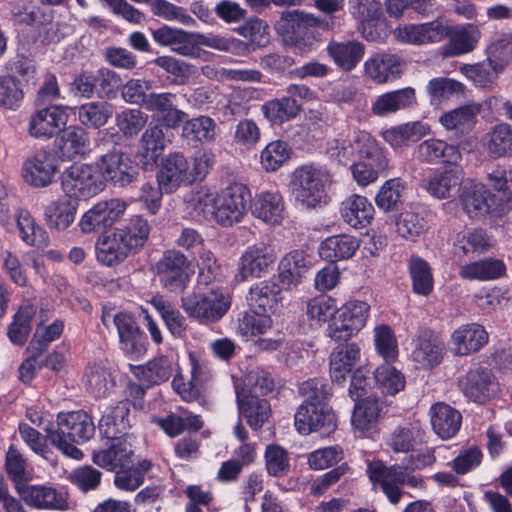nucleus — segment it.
Returning <instances> with one entry per match:
<instances>
[{"label":"nucleus","mask_w":512,"mask_h":512,"mask_svg":"<svg viewBox=\"0 0 512 512\" xmlns=\"http://www.w3.org/2000/svg\"><path fill=\"white\" fill-rule=\"evenodd\" d=\"M46 439L64 455L81 459L83 453L74 445L88 441L95 432L91 416L84 411L60 413L57 425H48L45 429Z\"/></svg>","instance_id":"f257e3e1"},{"label":"nucleus","mask_w":512,"mask_h":512,"mask_svg":"<svg viewBox=\"0 0 512 512\" xmlns=\"http://www.w3.org/2000/svg\"><path fill=\"white\" fill-rule=\"evenodd\" d=\"M317 30H332L331 21L303 11L289 13L285 20V41L300 52L310 51L319 38Z\"/></svg>","instance_id":"f03ea898"},{"label":"nucleus","mask_w":512,"mask_h":512,"mask_svg":"<svg viewBox=\"0 0 512 512\" xmlns=\"http://www.w3.org/2000/svg\"><path fill=\"white\" fill-rule=\"evenodd\" d=\"M406 469L400 465L388 467L382 461H372L368 464L367 473L373 485L380 487L392 504H398L403 495L401 485L413 488L423 485L421 478L408 474Z\"/></svg>","instance_id":"7ed1b4c3"},{"label":"nucleus","mask_w":512,"mask_h":512,"mask_svg":"<svg viewBox=\"0 0 512 512\" xmlns=\"http://www.w3.org/2000/svg\"><path fill=\"white\" fill-rule=\"evenodd\" d=\"M329 182V174L312 165L296 169L292 175V193L297 202L305 208H315L325 202V186Z\"/></svg>","instance_id":"20e7f679"},{"label":"nucleus","mask_w":512,"mask_h":512,"mask_svg":"<svg viewBox=\"0 0 512 512\" xmlns=\"http://www.w3.org/2000/svg\"><path fill=\"white\" fill-rule=\"evenodd\" d=\"M63 192L71 200L89 199L100 193L104 187L101 175L87 164H73L61 175Z\"/></svg>","instance_id":"39448f33"},{"label":"nucleus","mask_w":512,"mask_h":512,"mask_svg":"<svg viewBox=\"0 0 512 512\" xmlns=\"http://www.w3.org/2000/svg\"><path fill=\"white\" fill-rule=\"evenodd\" d=\"M182 308L192 318L202 323L221 319L231 305L229 295L220 290L208 293H191L181 299Z\"/></svg>","instance_id":"423d86ee"},{"label":"nucleus","mask_w":512,"mask_h":512,"mask_svg":"<svg viewBox=\"0 0 512 512\" xmlns=\"http://www.w3.org/2000/svg\"><path fill=\"white\" fill-rule=\"evenodd\" d=\"M189 266L186 255L179 250L169 249L155 264V273L164 288L170 292H182L189 279Z\"/></svg>","instance_id":"0eeeda50"},{"label":"nucleus","mask_w":512,"mask_h":512,"mask_svg":"<svg viewBox=\"0 0 512 512\" xmlns=\"http://www.w3.org/2000/svg\"><path fill=\"white\" fill-rule=\"evenodd\" d=\"M250 195L242 184H232L217 196L214 220L221 226L229 227L239 222L245 212Z\"/></svg>","instance_id":"6e6552de"},{"label":"nucleus","mask_w":512,"mask_h":512,"mask_svg":"<svg viewBox=\"0 0 512 512\" xmlns=\"http://www.w3.org/2000/svg\"><path fill=\"white\" fill-rule=\"evenodd\" d=\"M337 149L339 161H349L357 153L360 158L371 161L379 170L389 169V159L385 151L368 132H356L351 141H343L341 146L337 142Z\"/></svg>","instance_id":"1a4fd4ad"},{"label":"nucleus","mask_w":512,"mask_h":512,"mask_svg":"<svg viewBox=\"0 0 512 512\" xmlns=\"http://www.w3.org/2000/svg\"><path fill=\"white\" fill-rule=\"evenodd\" d=\"M97 165L103 177L115 186L125 187L134 182L139 168L130 155L120 149H113L101 156Z\"/></svg>","instance_id":"9d476101"},{"label":"nucleus","mask_w":512,"mask_h":512,"mask_svg":"<svg viewBox=\"0 0 512 512\" xmlns=\"http://www.w3.org/2000/svg\"><path fill=\"white\" fill-rule=\"evenodd\" d=\"M58 173V159L54 152L41 149L29 156L22 165L24 181L35 188L49 186Z\"/></svg>","instance_id":"9b49d317"},{"label":"nucleus","mask_w":512,"mask_h":512,"mask_svg":"<svg viewBox=\"0 0 512 512\" xmlns=\"http://www.w3.org/2000/svg\"><path fill=\"white\" fill-rule=\"evenodd\" d=\"M126 203L118 198L97 202L84 213L79 226L83 233L99 232L111 227L126 210Z\"/></svg>","instance_id":"f8f14e48"},{"label":"nucleus","mask_w":512,"mask_h":512,"mask_svg":"<svg viewBox=\"0 0 512 512\" xmlns=\"http://www.w3.org/2000/svg\"><path fill=\"white\" fill-rule=\"evenodd\" d=\"M295 427L302 434H329L336 428L335 415L327 405L301 404L295 413Z\"/></svg>","instance_id":"ddd939ff"},{"label":"nucleus","mask_w":512,"mask_h":512,"mask_svg":"<svg viewBox=\"0 0 512 512\" xmlns=\"http://www.w3.org/2000/svg\"><path fill=\"white\" fill-rule=\"evenodd\" d=\"M236 402L240 417L255 431L260 430L272 415L269 401L246 387H236Z\"/></svg>","instance_id":"4468645a"},{"label":"nucleus","mask_w":512,"mask_h":512,"mask_svg":"<svg viewBox=\"0 0 512 512\" xmlns=\"http://www.w3.org/2000/svg\"><path fill=\"white\" fill-rule=\"evenodd\" d=\"M274 250L264 244L252 245L242 254L235 279L238 282L246 281L249 277H261L267 273L269 267L275 262Z\"/></svg>","instance_id":"2eb2a0df"},{"label":"nucleus","mask_w":512,"mask_h":512,"mask_svg":"<svg viewBox=\"0 0 512 512\" xmlns=\"http://www.w3.org/2000/svg\"><path fill=\"white\" fill-rule=\"evenodd\" d=\"M157 182L166 193L174 192L182 184H192L187 158L179 152L169 153L162 160Z\"/></svg>","instance_id":"dca6fc26"},{"label":"nucleus","mask_w":512,"mask_h":512,"mask_svg":"<svg viewBox=\"0 0 512 512\" xmlns=\"http://www.w3.org/2000/svg\"><path fill=\"white\" fill-rule=\"evenodd\" d=\"M494 195L483 184L466 182L460 189V203L471 218L485 216L489 213H504L505 207L493 208Z\"/></svg>","instance_id":"f3484780"},{"label":"nucleus","mask_w":512,"mask_h":512,"mask_svg":"<svg viewBox=\"0 0 512 512\" xmlns=\"http://www.w3.org/2000/svg\"><path fill=\"white\" fill-rule=\"evenodd\" d=\"M107 439L109 445L93 453V462L108 471L129 468L133 464L134 451L128 437Z\"/></svg>","instance_id":"a211bd4d"},{"label":"nucleus","mask_w":512,"mask_h":512,"mask_svg":"<svg viewBox=\"0 0 512 512\" xmlns=\"http://www.w3.org/2000/svg\"><path fill=\"white\" fill-rule=\"evenodd\" d=\"M152 39L160 46L170 47L178 55L193 57L196 55V34L166 24L150 29Z\"/></svg>","instance_id":"6ab92c4d"},{"label":"nucleus","mask_w":512,"mask_h":512,"mask_svg":"<svg viewBox=\"0 0 512 512\" xmlns=\"http://www.w3.org/2000/svg\"><path fill=\"white\" fill-rule=\"evenodd\" d=\"M459 385L466 397L478 403L487 401L496 387L491 370L483 367L471 369L460 379Z\"/></svg>","instance_id":"aec40b11"},{"label":"nucleus","mask_w":512,"mask_h":512,"mask_svg":"<svg viewBox=\"0 0 512 512\" xmlns=\"http://www.w3.org/2000/svg\"><path fill=\"white\" fill-rule=\"evenodd\" d=\"M397 38L410 44L441 42L448 36V26L436 20L424 24H411L396 31Z\"/></svg>","instance_id":"412c9836"},{"label":"nucleus","mask_w":512,"mask_h":512,"mask_svg":"<svg viewBox=\"0 0 512 512\" xmlns=\"http://www.w3.org/2000/svg\"><path fill=\"white\" fill-rule=\"evenodd\" d=\"M488 342V333L478 323L465 324L451 335L452 350L457 356L479 351Z\"/></svg>","instance_id":"4be33fe9"},{"label":"nucleus","mask_w":512,"mask_h":512,"mask_svg":"<svg viewBox=\"0 0 512 512\" xmlns=\"http://www.w3.org/2000/svg\"><path fill=\"white\" fill-rule=\"evenodd\" d=\"M405 62L397 54L380 53L365 62V73L376 83H386L400 77Z\"/></svg>","instance_id":"5701e85b"},{"label":"nucleus","mask_w":512,"mask_h":512,"mask_svg":"<svg viewBox=\"0 0 512 512\" xmlns=\"http://www.w3.org/2000/svg\"><path fill=\"white\" fill-rule=\"evenodd\" d=\"M66 123V114L59 106H49L32 114L29 122L31 136L49 138L60 131Z\"/></svg>","instance_id":"b1692460"},{"label":"nucleus","mask_w":512,"mask_h":512,"mask_svg":"<svg viewBox=\"0 0 512 512\" xmlns=\"http://www.w3.org/2000/svg\"><path fill=\"white\" fill-rule=\"evenodd\" d=\"M175 94L170 92L150 93L145 109L160 116L166 128L178 127L186 118V113L174 105Z\"/></svg>","instance_id":"393cba45"},{"label":"nucleus","mask_w":512,"mask_h":512,"mask_svg":"<svg viewBox=\"0 0 512 512\" xmlns=\"http://www.w3.org/2000/svg\"><path fill=\"white\" fill-rule=\"evenodd\" d=\"M129 399L122 400L114 407H110L99 421V431L106 438H127L129 428Z\"/></svg>","instance_id":"a878e982"},{"label":"nucleus","mask_w":512,"mask_h":512,"mask_svg":"<svg viewBox=\"0 0 512 512\" xmlns=\"http://www.w3.org/2000/svg\"><path fill=\"white\" fill-rule=\"evenodd\" d=\"M281 288L272 280L256 283L249 291V304L257 313H274L281 301Z\"/></svg>","instance_id":"bb28decb"},{"label":"nucleus","mask_w":512,"mask_h":512,"mask_svg":"<svg viewBox=\"0 0 512 512\" xmlns=\"http://www.w3.org/2000/svg\"><path fill=\"white\" fill-rule=\"evenodd\" d=\"M382 409L381 402L374 396H367L356 401L352 414V425L364 434H372L376 431Z\"/></svg>","instance_id":"cd10ccee"},{"label":"nucleus","mask_w":512,"mask_h":512,"mask_svg":"<svg viewBox=\"0 0 512 512\" xmlns=\"http://www.w3.org/2000/svg\"><path fill=\"white\" fill-rule=\"evenodd\" d=\"M431 424L434 432L442 439L456 435L462 423L460 412L448 404L436 403L431 407Z\"/></svg>","instance_id":"c85d7f7f"},{"label":"nucleus","mask_w":512,"mask_h":512,"mask_svg":"<svg viewBox=\"0 0 512 512\" xmlns=\"http://www.w3.org/2000/svg\"><path fill=\"white\" fill-rule=\"evenodd\" d=\"M462 170L457 164L442 172H435L424 185L426 190L438 199L452 197L460 188Z\"/></svg>","instance_id":"c756f323"},{"label":"nucleus","mask_w":512,"mask_h":512,"mask_svg":"<svg viewBox=\"0 0 512 512\" xmlns=\"http://www.w3.org/2000/svg\"><path fill=\"white\" fill-rule=\"evenodd\" d=\"M360 358V349L355 343L337 346L330 355V376L333 382L342 383Z\"/></svg>","instance_id":"7c9ffc66"},{"label":"nucleus","mask_w":512,"mask_h":512,"mask_svg":"<svg viewBox=\"0 0 512 512\" xmlns=\"http://www.w3.org/2000/svg\"><path fill=\"white\" fill-rule=\"evenodd\" d=\"M326 50L338 67L351 71L363 58L365 47L355 40L330 41Z\"/></svg>","instance_id":"2f4dec72"},{"label":"nucleus","mask_w":512,"mask_h":512,"mask_svg":"<svg viewBox=\"0 0 512 512\" xmlns=\"http://www.w3.org/2000/svg\"><path fill=\"white\" fill-rule=\"evenodd\" d=\"M415 91L407 87L378 96L371 105L374 115L382 117L405 109L415 102Z\"/></svg>","instance_id":"473e14b6"},{"label":"nucleus","mask_w":512,"mask_h":512,"mask_svg":"<svg viewBox=\"0 0 512 512\" xmlns=\"http://www.w3.org/2000/svg\"><path fill=\"white\" fill-rule=\"evenodd\" d=\"M21 495L26 504L38 509L65 510L68 507L63 495L51 487L28 486Z\"/></svg>","instance_id":"72a5a7b5"},{"label":"nucleus","mask_w":512,"mask_h":512,"mask_svg":"<svg viewBox=\"0 0 512 512\" xmlns=\"http://www.w3.org/2000/svg\"><path fill=\"white\" fill-rule=\"evenodd\" d=\"M132 250L117 230L104 236L96 245L97 259L108 266L123 261Z\"/></svg>","instance_id":"f704fd0d"},{"label":"nucleus","mask_w":512,"mask_h":512,"mask_svg":"<svg viewBox=\"0 0 512 512\" xmlns=\"http://www.w3.org/2000/svg\"><path fill=\"white\" fill-rule=\"evenodd\" d=\"M418 157L422 161L436 162L456 166L462 159V155L458 148L454 145H449L444 141L429 139L422 142L417 149Z\"/></svg>","instance_id":"c9c22d12"},{"label":"nucleus","mask_w":512,"mask_h":512,"mask_svg":"<svg viewBox=\"0 0 512 512\" xmlns=\"http://www.w3.org/2000/svg\"><path fill=\"white\" fill-rule=\"evenodd\" d=\"M480 36L479 29L472 24H468L452 33L448 28L447 37L449 41L442 47V54L446 57H451L469 53L476 47Z\"/></svg>","instance_id":"e433bc0d"},{"label":"nucleus","mask_w":512,"mask_h":512,"mask_svg":"<svg viewBox=\"0 0 512 512\" xmlns=\"http://www.w3.org/2000/svg\"><path fill=\"white\" fill-rule=\"evenodd\" d=\"M359 247L358 240L349 235H334L325 239L319 248L320 256L329 261L336 262L351 258Z\"/></svg>","instance_id":"4c0bfd02"},{"label":"nucleus","mask_w":512,"mask_h":512,"mask_svg":"<svg viewBox=\"0 0 512 512\" xmlns=\"http://www.w3.org/2000/svg\"><path fill=\"white\" fill-rule=\"evenodd\" d=\"M253 214L268 224H280L284 218L283 197L278 192L259 194L254 202Z\"/></svg>","instance_id":"58836bf2"},{"label":"nucleus","mask_w":512,"mask_h":512,"mask_svg":"<svg viewBox=\"0 0 512 512\" xmlns=\"http://www.w3.org/2000/svg\"><path fill=\"white\" fill-rule=\"evenodd\" d=\"M424 431L417 423H408L396 427L388 436L386 445L394 453H408L413 451L423 440Z\"/></svg>","instance_id":"ea45409f"},{"label":"nucleus","mask_w":512,"mask_h":512,"mask_svg":"<svg viewBox=\"0 0 512 512\" xmlns=\"http://www.w3.org/2000/svg\"><path fill=\"white\" fill-rule=\"evenodd\" d=\"M374 208L367 198L351 195L342 202L341 214L344 221L351 227L357 228L370 223Z\"/></svg>","instance_id":"a19ab883"},{"label":"nucleus","mask_w":512,"mask_h":512,"mask_svg":"<svg viewBox=\"0 0 512 512\" xmlns=\"http://www.w3.org/2000/svg\"><path fill=\"white\" fill-rule=\"evenodd\" d=\"M58 148L62 156L72 159L90 151L88 133L80 126H69L58 139Z\"/></svg>","instance_id":"79ce46f5"},{"label":"nucleus","mask_w":512,"mask_h":512,"mask_svg":"<svg viewBox=\"0 0 512 512\" xmlns=\"http://www.w3.org/2000/svg\"><path fill=\"white\" fill-rule=\"evenodd\" d=\"M78 202L62 198L51 202L45 209V217L50 228L65 230L75 220Z\"/></svg>","instance_id":"37998d69"},{"label":"nucleus","mask_w":512,"mask_h":512,"mask_svg":"<svg viewBox=\"0 0 512 512\" xmlns=\"http://www.w3.org/2000/svg\"><path fill=\"white\" fill-rule=\"evenodd\" d=\"M484 146L492 158L512 154V127L508 123L493 126L484 137Z\"/></svg>","instance_id":"c03bdc74"},{"label":"nucleus","mask_w":512,"mask_h":512,"mask_svg":"<svg viewBox=\"0 0 512 512\" xmlns=\"http://www.w3.org/2000/svg\"><path fill=\"white\" fill-rule=\"evenodd\" d=\"M217 197L208 187L202 186L191 190L184 197L187 210L194 217L214 219Z\"/></svg>","instance_id":"a18cd8bd"},{"label":"nucleus","mask_w":512,"mask_h":512,"mask_svg":"<svg viewBox=\"0 0 512 512\" xmlns=\"http://www.w3.org/2000/svg\"><path fill=\"white\" fill-rule=\"evenodd\" d=\"M308 261L302 251L287 254L279 263V278L287 288L296 285L308 269Z\"/></svg>","instance_id":"49530a36"},{"label":"nucleus","mask_w":512,"mask_h":512,"mask_svg":"<svg viewBox=\"0 0 512 512\" xmlns=\"http://www.w3.org/2000/svg\"><path fill=\"white\" fill-rule=\"evenodd\" d=\"M480 110V105L475 103L464 105L443 114L440 122L448 130L468 131L473 127Z\"/></svg>","instance_id":"de8ad7c7"},{"label":"nucleus","mask_w":512,"mask_h":512,"mask_svg":"<svg viewBox=\"0 0 512 512\" xmlns=\"http://www.w3.org/2000/svg\"><path fill=\"white\" fill-rule=\"evenodd\" d=\"M505 271L502 260L487 258L461 267L460 275L465 279L488 280L503 276Z\"/></svg>","instance_id":"09e8293b"},{"label":"nucleus","mask_w":512,"mask_h":512,"mask_svg":"<svg viewBox=\"0 0 512 512\" xmlns=\"http://www.w3.org/2000/svg\"><path fill=\"white\" fill-rule=\"evenodd\" d=\"M113 115V105L106 101H96L83 104L78 109L80 122L88 127L100 128Z\"/></svg>","instance_id":"8fccbe9b"},{"label":"nucleus","mask_w":512,"mask_h":512,"mask_svg":"<svg viewBox=\"0 0 512 512\" xmlns=\"http://www.w3.org/2000/svg\"><path fill=\"white\" fill-rule=\"evenodd\" d=\"M35 313L36 308L33 305L28 304L20 307L8 328V337L12 343L20 346L24 345L30 334L31 321Z\"/></svg>","instance_id":"3c124183"},{"label":"nucleus","mask_w":512,"mask_h":512,"mask_svg":"<svg viewBox=\"0 0 512 512\" xmlns=\"http://www.w3.org/2000/svg\"><path fill=\"white\" fill-rule=\"evenodd\" d=\"M443 349V343L436 338L422 337L413 351V358L423 368H432L440 363Z\"/></svg>","instance_id":"603ef678"},{"label":"nucleus","mask_w":512,"mask_h":512,"mask_svg":"<svg viewBox=\"0 0 512 512\" xmlns=\"http://www.w3.org/2000/svg\"><path fill=\"white\" fill-rule=\"evenodd\" d=\"M300 110L301 105L290 97L269 101L263 106L264 115L273 123H282L294 118Z\"/></svg>","instance_id":"864d4df0"},{"label":"nucleus","mask_w":512,"mask_h":512,"mask_svg":"<svg viewBox=\"0 0 512 512\" xmlns=\"http://www.w3.org/2000/svg\"><path fill=\"white\" fill-rule=\"evenodd\" d=\"M376 384L382 393L394 395L401 391L405 386V378L403 374L395 367L386 362L374 372Z\"/></svg>","instance_id":"5fc2aeb1"},{"label":"nucleus","mask_w":512,"mask_h":512,"mask_svg":"<svg viewBox=\"0 0 512 512\" xmlns=\"http://www.w3.org/2000/svg\"><path fill=\"white\" fill-rule=\"evenodd\" d=\"M272 326L270 315L257 313L253 311L245 312L239 319L238 333L246 340L266 333Z\"/></svg>","instance_id":"6e6d98bb"},{"label":"nucleus","mask_w":512,"mask_h":512,"mask_svg":"<svg viewBox=\"0 0 512 512\" xmlns=\"http://www.w3.org/2000/svg\"><path fill=\"white\" fill-rule=\"evenodd\" d=\"M413 291L427 296L433 290V276L429 264L421 258H412L409 263Z\"/></svg>","instance_id":"4d7b16f0"},{"label":"nucleus","mask_w":512,"mask_h":512,"mask_svg":"<svg viewBox=\"0 0 512 512\" xmlns=\"http://www.w3.org/2000/svg\"><path fill=\"white\" fill-rule=\"evenodd\" d=\"M216 124L207 116L188 120L183 125L182 136L188 141H211L215 136Z\"/></svg>","instance_id":"13d9d810"},{"label":"nucleus","mask_w":512,"mask_h":512,"mask_svg":"<svg viewBox=\"0 0 512 512\" xmlns=\"http://www.w3.org/2000/svg\"><path fill=\"white\" fill-rule=\"evenodd\" d=\"M148 115L140 109H125L116 115V126L126 138H133L145 127Z\"/></svg>","instance_id":"bf43d9fd"},{"label":"nucleus","mask_w":512,"mask_h":512,"mask_svg":"<svg viewBox=\"0 0 512 512\" xmlns=\"http://www.w3.org/2000/svg\"><path fill=\"white\" fill-rule=\"evenodd\" d=\"M116 230L120 233L128 246L136 249L146 243L150 233V225L146 219L136 215L130 219L126 226Z\"/></svg>","instance_id":"052dcab7"},{"label":"nucleus","mask_w":512,"mask_h":512,"mask_svg":"<svg viewBox=\"0 0 512 512\" xmlns=\"http://www.w3.org/2000/svg\"><path fill=\"white\" fill-rule=\"evenodd\" d=\"M374 343L378 354L385 362H392L398 357V344L390 326L382 324L374 328Z\"/></svg>","instance_id":"680f3d73"},{"label":"nucleus","mask_w":512,"mask_h":512,"mask_svg":"<svg viewBox=\"0 0 512 512\" xmlns=\"http://www.w3.org/2000/svg\"><path fill=\"white\" fill-rule=\"evenodd\" d=\"M87 390L95 397H105L113 386L110 374L101 365H90L85 374Z\"/></svg>","instance_id":"e2e57ef3"},{"label":"nucleus","mask_w":512,"mask_h":512,"mask_svg":"<svg viewBox=\"0 0 512 512\" xmlns=\"http://www.w3.org/2000/svg\"><path fill=\"white\" fill-rule=\"evenodd\" d=\"M151 11L155 16L166 21H178L184 26H195V19L180 6L166 0H153L150 4Z\"/></svg>","instance_id":"0e129e2a"},{"label":"nucleus","mask_w":512,"mask_h":512,"mask_svg":"<svg viewBox=\"0 0 512 512\" xmlns=\"http://www.w3.org/2000/svg\"><path fill=\"white\" fill-rule=\"evenodd\" d=\"M348 5L351 15L363 25L364 30L366 25L382 16V6L378 0H348Z\"/></svg>","instance_id":"69168bd1"},{"label":"nucleus","mask_w":512,"mask_h":512,"mask_svg":"<svg viewBox=\"0 0 512 512\" xmlns=\"http://www.w3.org/2000/svg\"><path fill=\"white\" fill-rule=\"evenodd\" d=\"M166 146L163 127L159 124H150L140 139V147L152 160H157Z\"/></svg>","instance_id":"338daca9"},{"label":"nucleus","mask_w":512,"mask_h":512,"mask_svg":"<svg viewBox=\"0 0 512 512\" xmlns=\"http://www.w3.org/2000/svg\"><path fill=\"white\" fill-rule=\"evenodd\" d=\"M398 234L410 241H415L427 230L425 219L414 212L401 213L396 222Z\"/></svg>","instance_id":"774afa93"}]
</instances>
